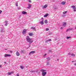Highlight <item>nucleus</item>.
Segmentation results:
<instances>
[{"instance_id": "1", "label": "nucleus", "mask_w": 76, "mask_h": 76, "mask_svg": "<svg viewBox=\"0 0 76 76\" xmlns=\"http://www.w3.org/2000/svg\"><path fill=\"white\" fill-rule=\"evenodd\" d=\"M26 39L27 41L28 42H29V45H30L31 44V43H32L33 42V40H32L31 38L30 37H29V36H27L26 37Z\"/></svg>"}, {"instance_id": "2", "label": "nucleus", "mask_w": 76, "mask_h": 76, "mask_svg": "<svg viewBox=\"0 0 76 76\" xmlns=\"http://www.w3.org/2000/svg\"><path fill=\"white\" fill-rule=\"evenodd\" d=\"M45 70L44 69L41 70V71L42 72V76H45L47 75V72H45Z\"/></svg>"}, {"instance_id": "3", "label": "nucleus", "mask_w": 76, "mask_h": 76, "mask_svg": "<svg viewBox=\"0 0 76 76\" xmlns=\"http://www.w3.org/2000/svg\"><path fill=\"white\" fill-rule=\"evenodd\" d=\"M42 21L39 22V23L40 24H42V25H44V19L43 18H42Z\"/></svg>"}, {"instance_id": "4", "label": "nucleus", "mask_w": 76, "mask_h": 76, "mask_svg": "<svg viewBox=\"0 0 76 76\" xmlns=\"http://www.w3.org/2000/svg\"><path fill=\"white\" fill-rule=\"evenodd\" d=\"M4 57H11V55L8 54H5L4 55Z\"/></svg>"}, {"instance_id": "5", "label": "nucleus", "mask_w": 76, "mask_h": 76, "mask_svg": "<svg viewBox=\"0 0 76 76\" xmlns=\"http://www.w3.org/2000/svg\"><path fill=\"white\" fill-rule=\"evenodd\" d=\"M26 30L24 29L22 32V33L23 35H25L26 34Z\"/></svg>"}, {"instance_id": "6", "label": "nucleus", "mask_w": 76, "mask_h": 76, "mask_svg": "<svg viewBox=\"0 0 76 76\" xmlns=\"http://www.w3.org/2000/svg\"><path fill=\"white\" fill-rule=\"evenodd\" d=\"M35 53V51H31L30 52L29 54V55H31V54H34Z\"/></svg>"}, {"instance_id": "7", "label": "nucleus", "mask_w": 76, "mask_h": 76, "mask_svg": "<svg viewBox=\"0 0 76 76\" xmlns=\"http://www.w3.org/2000/svg\"><path fill=\"white\" fill-rule=\"evenodd\" d=\"M16 55L17 56H20V53L18 51H17L16 53Z\"/></svg>"}, {"instance_id": "8", "label": "nucleus", "mask_w": 76, "mask_h": 76, "mask_svg": "<svg viewBox=\"0 0 76 76\" xmlns=\"http://www.w3.org/2000/svg\"><path fill=\"white\" fill-rule=\"evenodd\" d=\"M66 1H63L61 3V4L63 5H64L66 4Z\"/></svg>"}, {"instance_id": "9", "label": "nucleus", "mask_w": 76, "mask_h": 76, "mask_svg": "<svg viewBox=\"0 0 76 76\" xmlns=\"http://www.w3.org/2000/svg\"><path fill=\"white\" fill-rule=\"evenodd\" d=\"M5 26H7V25H8V23H7V21H5Z\"/></svg>"}, {"instance_id": "10", "label": "nucleus", "mask_w": 76, "mask_h": 76, "mask_svg": "<svg viewBox=\"0 0 76 76\" xmlns=\"http://www.w3.org/2000/svg\"><path fill=\"white\" fill-rule=\"evenodd\" d=\"M32 29H33L34 31H36V29H35V27H34V26H32L31 27Z\"/></svg>"}, {"instance_id": "11", "label": "nucleus", "mask_w": 76, "mask_h": 76, "mask_svg": "<svg viewBox=\"0 0 76 76\" xmlns=\"http://www.w3.org/2000/svg\"><path fill=\"white\" fill-rule=\"evenodd\" d=\"M28 35H29V36H31V37H32V36H33V34L32 33H28Z\"/></svg>"}, {"instance_id": "12", "label": "nucleus", "mask_w": 76, "mask_h": 76, "mask_svg": "<svg viewBox=\"0 0 76 76\" xmlns=\"http://www.w3.org/2000/svg\"><path fill=\"white\" fill-rule=\"evenodd\" d=\"M28 7H27V9H31V5L30 4H28Z\"/></svg>"}, {"instance_id": "13", "label": "nucleus", "mask_w": 76, "mask_h": 76, "mask_svg": "<svg viewBox=\"0 0 76 76\" xmlns=\"http://www.w3.org/2000/svg\"><path fill=\"white\" fill-rule=\"evenodd\" d=\"M22 14L23 15H26V14H27V12H25V11H23L22 12Z\"/></svg>"}, {"instance_id": "14", "label": "nucleus", "mask_w": 76, "mask_h": 76, "mask_svg": "<svg viewBox=\"0 0 76 76\" xmlns=\"http://www.w3.org/2000/svg\"><path fill=\"white\" fill-rule=\"evenodd\" d=\"M72 7L73 8V9H76V6H72Z\"/></svg>"}, {"instance_id": "15", "label": "nucleus", "mask_w": 76, "mask_h": 76, "mask_svg": "<svg viewBox=\"0 0 76 76\" xmlns=\"http://www.w3.org/2000/svg\"><path fill=\"white\" fill-rule=\"evenodd\" d=\"M46 64H47L46 65L47 66H48V65H49L50 64V62H48V61H47Z\"/></svg>"}, {"instance_id": "16", "label": "nucleus", "mask_w": 76, "mask_h": 76, "mask_svg": "<svg viewBox=\"0 0 76 76\" xmlns=\"http://www.w3.org/2000/svg\"><path fill=\"white\" fill-rule=\"evenodd\" d=\"M47 6H48L47 4H45L43 7V8H46V7H47Z\"/></svg>"}, {"instance_id": "17", "label": "nucleus", "mask_w": 76, "mask_h": 76, "mask_svg": "<svg viewBox=\"0 0 76 76\" xmlns=\"http://www.w3.org/2000/svg\"><path fill=\"white\" fill-rule=\"evenodd\" d=\"M48 14H45V15H44V17L45 18H46V17H47V16H48Z\"/></svg>"}, {"instance_id": "18", "label": "nucleus", "mask_w": 76, "mask_h": 76, "mask_svg": "<svg viewBox=\"0 0 76 76\" xmlns=\"http://www.w3.org/2000/svg\"><path fill=\"white\" fill-rule=\"evenodd\" d=\"M66 26V23H64L63 24V26L65 27Z\"/></svg>"}, {"instance_id": "19", "label": "nucleus", "mask_w": 76, "mask_h": 76, "mask_svg": "<svg viewBox=\"0 0 76 76\" xmlns=\"http://www.w3.org/2000/svg\"><path fill=\"white\" fill-rule=\"evenodd\" d=\"M47 61H49V60H50V57H48L47 58Z\"/></svg>"}, {"instance_id": "20", "label": "nucleus", "mask_w": 76, "mask_h": 76, "mask_svg": "<svg viewBox=\"0 0 76 76\" xmlns=\"http://www.w3.org/2000/svg\"><path fill=\"white\" fill-rule=\"evenodd\" d=\"M71 56L72 57H75V55L74 54H71Z\"/></svg>"}, {"instance_id": "21", "label": "nucleus", "mask_w": 76, "mask_h": 76, "mask_svg": "<svg viewBox=\"0 0 76 76\" xmlns=\"http://www.w3.org/2000/svg\"><path fill=\"white\" fill-rule=\"evenodd\" d=\"M45 23L46 24H47V23H48V21H47V20H45Z\"/></svg>"}, {"instance_id": "22", "label": "nucleus", "mask_w": 76, "mask_h": 76, "mask_svg": "<svg viewBox=\"0 0 76 76\" xmlns=\"http://www.w3.org/2000/svg\"><path fill=\"white\" fill-rule=\"evenodd\" d=\"M15 5L17 6H18V2H16V3L15 4Z\"/></svg>"}, {"instance_id": "23", "label": "nucleus", "mask_w": 76, "mask_h": 76, "mask_svg": "<svg viewBox=\"0 0 76 76\" xmlns=\"http://www.w3.org/2000/svg\"><path fill=\"white\" fill-rule=\"evenodd\" d=\"M67 12V11H64L63 12V14H66Z\"/></svg>"}, {"instance_id": "24", "label": "nucleus", "mask_w": 76, "mask_h": 76, "mask_svg": "<svg viewBox=\"0 0 76 76\" xmlns=\"http://www.w3.org/2000/svg\"><path fill=\"white\" fill-rule=\"evenodd\" d=\"M49 53H53V51H52V50H49Z\"/></svg>"}, {"instance_id": "25", "label": "nucleus", "mask_w": 76, "mask_h": 76, "mask_svg": "<svg viewBox=\"0 0 76 76\" xmlns=\"http://www.w3.org/2000/svg\"><path fill=\"white\" fill-rule=\"evenodd\" d=\"M24 50H21V53H24Z\"/></svg>"}, {"instance_id": "26", "label": "nucleus", "mask_w": 76, "mask_h": 76, "mask_svg": "<svg viewBox=\"0 0 76 76\" xmlns=\"http://www.w3.org/2000/svg\"><path fill=\"white\" fill-rule=\"evenodd\" d=\"M21 69H24V67H23V66H20Z\"/></svg>"}, {"instance_id": "27", "label": "nucleus", "mask_w": 76, "mask_h": 76, "mask_svg": "<svg viewBox=\"0 0 76 76\" xmlns=\"http://www.w3.org/2000/svg\"><path fill=\"white\" fill-rule=\"evenodd\" d=\"M49 41L48 40H47L45 41V42H46V43H47V42H48Z\"/></svg>"}, {"instance_id": "28", "label": "nucleus", "mask_w": 76, "mask_h": 76, "mask_svg": "<svg viewBox=\"0 0 76 76\" xmlns=\"http://www.w3.org/2000/svg\"><path fill=\"white\" fill-rule=\"evenodd\" d=\"M8 74L9 75H11V72H9L8 73Z\"/></svg>"}, {"instance_id": "29", "label": "nucleus", "mask_w": 76, "mask_h": 76, "mask_svg": "<svg viewBox=\"0 0 76 76\" xmlns=\"http://www.w3.org/2000/svg\"><path fill=\"white\" fill-rule=\"evenodd\" d=\"M30 72H31V73H34L35 72V71H30Z\"/></svg>"}, {"instance_id": "30", "label": "nucleus", "mask_w": 76, "mask_h": 76, "mask_svg": "<svg viewBox=\"0 0 76 76\" xmlns=\"http://www.w3.org/2000/svg\"><path fill=\"white\" fill-rule=\"evenodd\" d=\"M70 38V37H66V38L67 39H69V38Z\"/></svg>"}, {"instance_id": "31", "label": "nucleus", "mask_w": 76, "mask_h": 76, "mask_svg": "<svg viewBox=\"0 0 76 76\" xmlns=\"http://www.w3.org/2000/svg\"><path fill=\"white\" fill-rule=\"evenodd\" d=\"M48 30H49V28H47L46 29V31H48Z\"/></svg>"}, {"instance_id": "32", "label": "nucleus", "mask_w": 76, "mask_h": 76, "mask_svg": "<svg viewBox=\"0 0 76 76\" xmlns=\"http://www.w3.org/2000/svg\"><path fill=\"white\" fill-rule=\"evenodd\" d=\"M10 53H13V51H12L11 50H10Z\"/></svg>"}, {"instance_id": "33", "label": "nucleus", "mask_w": 76, "mask_h": 76, "mask_svg": "<svg viewBox=\"0 0 76 76\" xmlns=\"http://www.w3.org/2000/svg\"><path fill=\"white\" fill-rule=\"evenodd\" d=\"M17 9L18 10H20V7H18L17 8Z\"/></svg>"}, {"instance_id": "34", "label": "nucleus", "mask_w": 76, "mask_h": 76, "mask_svg": "<svg viewBox=\"0 0 76 76\" xmlns=\"http://www.w3.org/2000/svg\"><path fill=\"white\" fill-rule=\"evenodd\" d=\"M2 13V11L0 10V14H1Z\"/></svg>"}, {"instance_id": "35", "label": "nucleus", "mask_w": 76, "mask_h": 76, "mask_svg": "<svg viewBox=\"0 0 76 76\" xmlns=\"http://www.w3.org/2000/svg\"><path fill=\"white\" fill-rule=\"evenodd\" d=\"M13 73H14V72L12 71L11 72V74H13Z\"/></svg>"}, {"instance_id": "36", "label": "nucleus", "mask_w": 76, "mask_h": 76, "mask_svg": "<svg viewBox=\"0 0 76 76\" xmlns=\"http://www.w3.org/2000/svg\"><path fill=\"white\" fill-rule=\"evenodd\" d=\"M29 3H31V1L30 0H28Z\"/></svg>"}, {"instance_id": "37", "label": "nucleus", "mask_w": 76, "mask_h": 76, "mask_svg": "<svg viewBox=\"0 0 76 76\" xmlns=\"http://www.w3.org/2000/svg\"><path fill=\"white\" fill-rule=\"evenodd\" d=\"M49 41H51V39H48Z\"/></svg>"}, {"instance_id": "38", "label": "nucleus", "mask_w": 76, "mask_h": 76, "mask_svg": "<svg viewBox=\"0 0 76 76\" xmlns=\"http://www.w3.org/2000/svg\"><path fill=\"white\" fill-rule=\"evenodd\" d=\"M3 32V30H1V32Z\"/></svg>"}, {"instance_id": "39", "label": "nucleus", "mask_w": 76, "mask_h": 76, "mask_svg": "<svg viewBox=\"0 0 76 76\" xmlns=\"http://www.w3.org/2000/svg\"><path fill=\"white\" fill-rule=\"evenodd\" d=\"M45 56H47V54H46L43 55L44 57H45Z\"/></svg>"}, {"instance_id": "40", "label": "nucleus", "mask_w": 76, "mask_h": 76, "mask_svg": "<svg viewBox=\"0 0 76 76\" xmlns=\"http://www.w3.org/2000/svg\"><path fill=\"white\" fill-rule=\"evenodd\" d=\"M69 29H67L66 30V32H67L68 31H69Z\"/></svg>"}, {"instance_id": "41", "label": "nucleus", "mask_w": 76, "mask_h": 76, "mask_svg": "<svg viewBox=\"0 0 76 76\" xmlns=\"http://www.w3.org/2000/svg\"><path fill=\"white\" fill-rule=\"evenodd\" d=\"M68 54H69V55H71V53H68Z\"/></svg>"}, {"instance_id": "42", "label": "nucleus", "mask_w": 76, "mask_h": 76, "mask_svg": "<svg viewBox=\"0 0 76 76\" xmlns=\"http://www.w3.org/2000/svg\"><path fill=\"white\" fill-rule=\"evenodd\" d=\"M63 29V28L62 27H61V29Z\"/></svg>"}, {"instance_id": "43", "label": "nucleus", "mask_w": 76, "mask_h": 76, "mask_svg": "<svg viewBox=\"0 0 76 76\" xmlns=\"http://www.w3.org/2000/svg\"><path fill=\"white\" fill-rule=\"evenodd\" d=\"M69 30H72L73 29V28H69Z\"/></svg>"}, {"instance_id": "44", "label": "nucleus", "mask_w": 76, "mask_h": 76, "mask_svg": "<svg viewBox=\"0 0 76 76\" xmlns=\"http://www.w3.org/2000/svg\"><path fill=\"white\" fill-rule=\"evenodd\" d=\"M1 66H2V65H0V68H1Z\"/></svg>"}, {"instance_id": "45", "label": "nucleus", "mask_w": 76, "mask_h": 76, "mask_svg": "<svg viewBox=\"0 0 76 76\" xmlns=\"http://www.w3.org/2000/svg\"><path fill=\"white\" fill-rule=\"evenodd\" d=\"M16 76H19V74H17Z\"/></svg>"}, {"instance_id": "46", "label": "nucleus", "mask_w": 76, "mask_h": 76, "mask_svg": "<svg viewBox=\"0 0 76 76\" xmlns=\"http://www.w3.org/2000/svg\"><path fill=\"white\" fill-rule=\"evenodd\" d=\"M74 12H76V9H74Z\"/></svg>"}, {"instance_id": "47", "label": "nucleus", "mask_w": 76, "mask_h": 76, "mask_svg": "<svg viewBox=\"0 0 76 76\" xmlns=\"http://www.w3.org/2000/svg\"><path fill=\"white\" fill-rule=\"evenodd\" d=\"M57 61H59V59H57Z\"/></svg>"}, {"instance_id": "48", "label": "nucleus", "mask_w": 76, "mask_h": 76, "mask_svg": "<svg viewBox=\"0 0 76 76\" xmlns=\"http://www.w3.org/2000/svg\"><path fill=\"white\" fill-rule=\"evenodd\" d=\"M74 65H75V66H76V63H75L74 64Z\"/></svg>"}, {"instance_id": "49", "label": "nucleus", "mask_w": 76, "mask_h": 76, "mask_svg": "<svg viewBox=\"0 0 76 76\" xmlns=\"http://www.w3.org/2000/svg\"><path fill=\"white\" fill-rule=\"evenodd\" d=\"M4 63L5 64H6V62H4Z\"/></svg>"}, {"instance_id": "50", "label": "nucleus", "mask_w": 76, "mask_h": 76, "mask_svg": "<svg viewBox=\"0 0 76 76\" xmlns=\"http://www.w3.org/2000/svg\"><path fill=\"white\" fill-rule=\"evenodd\" d=\"M72 62L73 63V62H75V61H72Z\"/></svg>"}, {"instance_id": "51", "label": "nucleus", "mask_w": 76, "mask_h": 76, "mask_svg": "<svg viewBox=\"0 0 76 76\" xmlns=\"http://www.w3.org/2000/svg\"><path fill=\"white\" fill-rule=\"evenodd\" d=\"M75 29H76V27H75Z\"/></svg>"}, {"instance_id": "52", "label": "nucleus", "mask_w": 76, "mask_h": 76, "mask_svg": "<svg viewBox=\"0 0 76 76\" xmlns=\"http://www.w3.org/2000/svg\"><path fill=\"white\" fill-rule=\"evenodd\" d=\"M54 1V2L55 1Z\"/></svg>"}, {"instance_id": "53", "label": "nucleus", "mask_w": 76, "mask_h": 76, "mask_svg": "<svg viewBox=\"0 0 76 76\" xmlns=\"http://www.w3.org/2000/svg\"><path fill=\"white\" fill-rule=\"evenodd\" d=\"M56 9V8H55V9Z\"/></svg>"}]
</instances>
